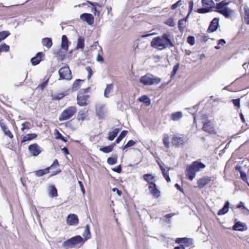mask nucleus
<instances>
[{
	"mask_svg": "<svg viewBox=\"0 0 249 249\" xmlns=\"http://www.w3.org/2000/svg\"><path fill=\"white\" fill-rule=\"evenodd\" d=\"M232 229L234 231H245L248 229V227L245 224L238 221L233 226Z\"/></svg>",
	"mask_w": 249,
	"mask_h": 249,
	"instance_id": "2eb2a0df",
	"label": "nucleus"
},
{
	"mask_svg": "<svg viewBox=\"0 0 249 249\" xmlns=\"http://www.w3.org/2000/svg\"><path fill=\"white\" fill-rule=\"evenodd\" d=\"M143 178L149 184V185H151L153 184H155V182L156 181L155 176H153L150 174H146L143 175Z\"/></svg>",
	"mask_w": 249,
	"mask_h": 249,
	"instance_id": "a211bd4d",
	"label": "nucleus"
},
{
	"mask_svg": "<svg viewBox=\"0 0 249 249\" xmlns=\"http://www.w3.org/2000/svg\"><path fill=\"white\" fill-rule=\"evenodd\" d=\"M68 39L66 35H63L62 36L61 46L62 49L67 51L69 48Z\"/></svg>",
	"mask_w": 249,
	"mask_h": 249,
	"instance_id": "5701e85b",
	"label": "nucleus"
},
{
	"mask_svg": "<svg viewBox=\"0 0 249 249\" xmlns=\"http://www.w3.org/2000/svg\"><path fill=\"white\" fill-rule=\"evenodd\" d=\"M84 242V239L81 236L77 235L64 241L62 244V247L66 249L72 248Z\"/></svg>",
	"mask_w": 249,
	"mask_h": 249,
	"instance_id": "20e7f679",
	"label": "nucleus"
},
{
	"mask_svg": "<svg viewBox=\"0 0 249 249\" xmlns=\"http://www.w3.org/2000/svg\"><path fill=\"white\" fill-rule=\"evenodd\" d=\"M28 149L33 156H37L41 152V148L37 143L30 145L28 147Z\"/></svg>",
	"mask_w": 249,
	"mask_h": 249,
	"instance_id": "9d476101",
	"label": "nucleus"
},
{
	"mask_svg": "<svg viewBox=\"0 0 249 249\" xmlns=\"http://www.w3.org/2000/svg\"><path fill=\"white\" fill-rule=\"evenodd\" d=\"M55 138L56 139H60L62 140L64 142H67V140L64 138V137L60 133V132L55 129V131L54 133Z\"/></svg>",
	"mask_w": 249,
	"mask_h": 249,
	"instance_id": "37998d69",
	"label": "nucleus"
},
{
	"mask_svg": "<svg viewBox=\"0 0 249 249\" xmlns=\"http://www.w3.org/2000/svg\"><path fill=\"white\" fill-rule=\"evenodd\" d=\"M205 167V165L200 161H194L191 164L187 165L186 175L189 180H192L196 177V172Z\"/></svg>",
	"mask_w": 249,
	"mask_h": 249,
	"instance_id": "f03ea898",
	"label": "nucleus"
},
{
	"mask_svg": "<svg viewBox=\"0 0 249 249\" xmlns=\"http://www.w3.org/2000/svg\"><path fill=\"white\" fill-rule=\"evenodd\" d=\"M184 242L183 243L186 247H190L193 244V240L191 238H185Z\"/></svg>",
	"mask_w": 249,
	"mask_h": 249,
	"instance_id": "3c124183",
	"label": "nucleus"
},
{
	"mask_svg": "<svg viewBox=\"0 0 249 249\" xmlns=\"http://www.w3.org/2000/svg\"><path fill=\"white\" fill-rule=\"evenodd\" d=\"M49 168H46L44 169L39 170L34 172L36 176L38 177H42L45 174L49 173Z\"/></svg>",
	"mask_w": 249,
	"mask_h": 249,
	"instance_id": "c756f323",
	"label": "nucleus"
},
{
	"mask_svg": "<svg viewBox=\"0 0 249 249\" xmlns=\"http://www.w3.org/2000/svg\"><path fill=\"white\" fill-rule=\"evenodd\" d=\"M163 142L165 147H169V136L166 134H165L163 135Z\"/></svg>",
	"mask_w": 249,
	"mask_h": 249,
	"instance_id": "de8ad7c7",
	"label": "nucleus"
},
{
	"mask_svg": "<svg viewBox=\"0 0 249 249\" xmlns=\"http://www.w3.org/2000/svg\"><path fill=\"white\" fill-rule=\"evenodd\" d=\"M0 126L3 132L6 136H8L10 138H12L13 137V135L11 132L8 129L6 124L2 121L0 122Z\"/></svg>",
	"mask_w": 249,
	"mask_h": 249,
	"instance_id": "aec40b11",
	"label": "nucleus"
},
{
	"mask_svg": "<svg viewBox=\"0 0 249 249\" xmlns=\"http://www.w3.org/2000/svg\"><path fill=\"white\" fill-rule=\"evenodd\" d=\"M86 69L89 73L88 78V79H89L90 78V76L92 73V71L89 67H87Z\"/></svg>",
	"mask_w": 249,
	"mask_h": 249,
	"instance_id": "338daca9",
	"label": "nucleus"
},
{
	"mask_svg": "<svg viewBox=\"0 0 249 249\" xmlns=\"http://www.w3.org/2000/svg\"><path fill=\"white\" fill-rule=\"evenodd\" d=\"M219 26V18H214L211 22L210 24L207 29V32L213 33L215 32L218 28Z\"/></svg>",
	"mask_w": 249,
	"mask_h": 249,
	"instance_id": "9b49d317",
	"label": "nucleus"
},
{
	"mask_svg": "<svg viewBox=\"0 0 249 249\" xmlns=\"http://www.w3.org/2000/svg\"><path fill=\"white\" fill-rule=\"evenodd\" d=\"M115 143H113L108 146H105L100 148V150L105 153H108L111 152L113 150V147L115 146Z\"/></svg>",
	"mask_w": 249,
	"mask_h": 249,
	"instance_id": "f704fd0d",
	"label": "nucleus"
},
{
	"mask_svg": "<svg viewBox=\"0 0 249 249\" xmlns=\"http://www.w3.org/2000/svg\"><path fill=\"white\" fill-rule=\"evenodd\" d=\"M84 38L83 37L80 36L78 37L77 39L76 49H81L83 50L84 48Z\"/></svg>",
	"mask_w": 249,
	"mask_h": 249,
	"instance_id": "72a5a7b5",
	"label": "nucleus"
},
{
	"mask_svg": "<svg viewBox=\"0 0 249 249\" xmlns=\"http://www.w3.org/2000/svg\"><path fill=\"white\" fill-rule=\"evenodd\" d=\"M231 102H232L233 104L235 107H240V99H232L231 100Z\"/></svg>",
	"mask_w": 249,
	"mask_h": 249,
	"instance_id": "680f3d73",
	"label": "nucleus"
},
{
	"mask_svg": "<svg viewBox=\"0 0 249 249\" xmlns=\"http://www.w3.org/2000/svg\"><path fill=\"white\" fill-rule=\"evenodd\" d=\"M65 95L63 93H58L57 94H54L52 95L53 99L54 100H60L64 97Z\"/></svg>",
	"mask_w": 249,
	"mask_h": 249,
	"instance_id": "603ef678",
	"label": "nucleus"
},
{
	"mask_svg": "<svg viewBox=\"0 0 249 249\" xmlns=\"http://www.w3.org/2000/svg\"><path fill=\"white\" fill-rule=\"evenodd\" d=\"M148 188L150 193L154 197L158 198L160 196V192L157 189L156 184L149 185Z\"/></svg>",
	"mask_w": 249,
	"mask_h": 249,
	"instance_id": "4468645a",
	"label": "nucleus"
},
{
	"mask_svg": "<svg viewBox=\"0 0 249 249\" xmlns=\"http://www.w3.org/2000/svg\"><path fill=\"white\" fill-rule=\"evenodd\" d=\"M78 184H79V186L80 187L81 190L82 192L83 195L85 194V190L84 187V185H83L82 182L81 181H78Z\"/></svg>",
	"mask_w": 249,
	"mask_h": 249,
	"instance_id": "69168bd1",
	"label": "nucleus"
},
{
	"mask_svg": "<svg viewBox=\"0 0 249 249\" xmlns=\"http://www.w3.org/2000/svg\"><path fill=\"white\" fill-rule=\"evenodd\" d=\"M186 27V23L182 19H180L178 21V28L180 32H183Z\"/></svg>",
	"mask_w": 249,
	"mask_h": 249,
	"instance_id": "4c0bfd02",
	"label": "nucleus"
},
{
	"mask_svg": "<svg viewBox=\"0 0 249 249\" xmlns=\"http://www.w3.org/2000/svg\"><path fill=\"white\" fill-rule=\"evenodd\" d=\"M211 180L212 178L211 177H206L200 178L197 181L198 186L200 188H203L205 185L208 184Z\"/></svg>",
	"mask_w": 249,
	"mask_h": 249,
	"instance_id": "f3484780",
	"label": "nucleus"
},
{
	"mask_svg": "<svg viewBox=\"0 0 249 249\" xmlns=\"http://www.w3.org/2000/svg\"><path fill=\"white\" fill-rule=\"evenodd\" d=\"M211 11V8L208 7V8H199L197 10V12L198 13H206L208 12H209Z\"/></svg>",
	"mask_w": 249,
	"mask_h": 249,
	"instance_id": "864d4df0",
	"label": "nucleus"
},
{
	"mask_svg": "<svg viewBox=\"0 0 249 249\" xmlns=\"http://www.w3.org/2000/svg\"><path fill=\"white\" fill-rule=\"evenodd\" d=\"M182 4V1L181 0H178L176 3L173 4L171 6V9L172 10H175L178 7L180 6Z\"/></svg>",
	"mask_w": 249,
	"mask_h": 249,
	"instance_id": "13d9d810",
	"label": "nucleus"
},
{
	"mask_svg": "<svg viewBox=\"0 0 249 249\" xmlns=\"http://www.w3.org/2000/svg\"><path fill=\"white\" fill-rule=\"evenodd\" d=\"M171 37V35L169 33H165L161 36L154 37L151 42V46L159 50L172 47L174 44Z\"/></svg>",
	"mask_w": 249,
	"mask_h": 249,
	"instance_id": "f257e3e1",
	"label": "nucleus"
},
{
	"mask_svg": "<svg viewBox=\"0 0 249 249\" xmlns=\"http://www.w3.org/2000/svg\"><path fill=\"white\" fill-rule=\"evenodd\" d=\"M229 4V2H225V0H223L221 2L216 4V8L217 10L227 7V5Z\"/></svg>",
	"mask_w": 249,
	"mask_h": 249,
	"instance_id": "c9c22d12",
	"label": "nucleus"
},
{
	"mask_svg": "<svg viewBox=\"0 0 249 249\" xmlns=\"http://www.w3.org/2000/svg\"><path fill=\"white\" fill-rule=\"evenodd\" d=\"M9 50V46L8 45L4 44L3 45L0 46V51L8 52Z\"/></svg>",
	"mask_w": 249,
	"mask_h": 249,
	"instance_id": "bf43d9fd",
	"label": "nucleus"
},
{
	"mask_svg": "<svg viewBox=\"0 0 249 249\" xmlns=\"http://www.w3.org/2000/svg\"><path fill=\"white\" fill-rule=\"evenodd\" d=\"M179 68V64L177 63L176 65H175L174 67L173 71H172L171 74V77H174L175 74H176L177 71H178Z\"/></svg>",
	"mask_w": 249,
	"mask_h": 249,
	"instance_id": "5fc2aeb1",
	"label": "nucleus"
},
{
	"mask_svg": "<svg viewBox=\"0 0 249 249\" xmlns=\"http://www.w3.org/2000/svg\"><path fill=\"white\" fill-rule=\"evenodd\" d=\"M217 12L223 15L226 18H229L232 14L233 11L228 7H226L218 10Z\"/></svg>",
	"mask_w": 249,
	"mask_h": 249,
	"instance_id": "dca6fc26",
	"label": "nucleus"
},
{
	"mask_svg": "<svg viewBox=\"0 0 249 249\" xmlns=\"http://www.w3.org/2000/svg\"><path fill=\"white\" fill-rule=\"evenodd\" d=\"M43 55L42 52L37 53L36 55L31 59V62L32 64L34 66L38 64L41 62V58Z\"/></svg>",
	"mask_w": 249,
	"mask_h": 249,
	"instance_id": "6ab92c4d",
	"label": "nucleus"
},
{
	"mask_svg": "<svg viewBox=\"0 0 249 249\" xmlns=\"http://www.w3.org/2000/svg\"><path fill=\"white\" fill-rule=\"evenodd\" d=\"M240 177H241L242 179L244 181L246 182L248 185H249V183L248 182V178L247 177L246 173L245 172H243V171H240Z\"/></svg>",
	"mask_w": 249,
	"mask_h": 249,
	"instance_id": "09e8293b",
	"label": "nucleus"
},
{
	"mask_svg": "<svg viewBox=\"0 0 249 249\" xmlns=\"http://www.w3.org/2000/svg\"><path fill=\"white\" fill-rule=\"evenodd\" d=\"M202 3L203 6H208L210 8L214 5V2L213 0H202Z\"/></svg>",
	"mask_w": 249,
	"mask_h": 249,
	"instance_id": "e433bc0d",
	"label": "nucleus"
},
{
	"mask_svg": "<svg viewBox=\"0 0 249 249\" xmlns=\"http://www.w3.org/2000/svg\"><path fill=\"white\" fill-rule=\"evenodd\" d=\"M165 23L170 27H174L176 25V23L174 22L173 18H169L167 19L165 22Z\"/></svg>",
	"mask_w": 249,
	"mask_h": 249,
	"instance_id": "8fccbe9b",
	"label": "nucleus"
},
{
	"mask_svg": "<svg viewBox=\"0 0 249 249\" xmlns=\"http://www.w3.org/2000/svg\"><path fill=\"white\" fill-rule=\"evenodd\" d=\"M42 44L47 49H50L53 45L52 40L51 38L46 37L42 39Z\"/></svg>",
	"mask_w": 249,
	"mask_h": 249,
	"instance_id": "bb28decb",
	"label": "nucleus"
},
{
	"mask_svg": "<svg viewBox=\"0 0 249 249\" xmlns=\"http://www.w3.org/2000/svg\"><path fill=\"white\" fill-rule=\"evenodd\" d=\"M140 81L144 85L150 86L158 84L161 81V78L151 74L147 73L142 76Z\"/></svg>",
	"mask_w": 249,
	"mask_h": 249,
	"instance_id": "7ed1b4c3",
	"label": "nucleus"
},
{
	"mask_svg": "<svg viewBox=\"0 0 249 249\" xmlns=\"http://www.w3.org/2000/svg\"><path fill=\"white\" fill-rule=\"evenodd\" d=\"M83 236L85 238L84 242L91 238V233L89 229V226L87 224L85 227V231L82 234Z\"/></svg>",
	"mask_w": 249,
	"mask_h": 249,
	"instance_id": "b1692460",
	"label": "nucleus"
},
{
	"mask_svg": "<svg viewBox=\"0 0 249 249\" xmlns=\"http://www.w3.org/2000/svg\"><path fill=\"white\" fill-rule=\"evenodd\" d=\"M168 170H162V174L163 176H164V178H165L166 180L169 182L171 181L170 178L169 176V170L171 169V168H167Z\"/></svg>",
	"mask_w": 249,
	"mask_h": 249,
	"instance_id": "79ce46f5",
	"label": "nucleus"
},
{
	"mask_svg": "<svg viewBox=\"0 0 249 249\" xmlns=\"http://www.w3.org/2000/svg\"><path fill=\"white\" fill-rule=\"evenodd\" d=\"M182 113L180 111L176 112L171 114V119L174 121H177L182 117Z\"/></svg>",
	"mask_w": 249,
	"mask_h": 249,
	"instance_id": "7c9ffc66",
	"label": "nucleus"
},
{
	"mask_svg": "<svg viewBox=\"0 0 249 249\" xmlns=\"http://www.w3.org/2000/svg\"><path fill=\"white\" fill-rule=\"evenodd\" d=\"M59 80L65 79L70 80L72 78L71 72L68 66L60 68L58 71Z\"/></svg>",
	"mask_w": 249,
	"mask_h": 249,
	"instance_id": "0eeeda50",
	"label": "nucleus"
},
{
	"mask_svg": "<svg viewBox=\"0 0 249 249\" xmlns=\"http://www.w3.org/2000/svg\"><path fill=\"white\" fill-rule=\"evenodd\" d=\"M113 85L112 84H107L104 91V96L106 98H108L110 96V93L113 90Z\"/></svg>",
	"mask_w": 249,
	"mask_h": 249,
	"instance_id": "cd10ccee",
	"label": "nucleus"
},
{
	"mask_svg": "<svg viewBox=\"0 0 249 249\" xmlns=\"http://www.w3.org/2000/svg\"><path fill=\"white\" fill-rule=\"evenodd\" d=\"M194 2L192 0H191L189 2V14H190L193 10Z\"/></svg>",
	"mask_w": 249,
	"mask_h": 249,
	"instance_id": "e2e57ef3",
	"label": "nucleus"
},
{
	"mask_svg": "<svg viewBox=\"0 0 249 249\" xmlns=\"http://www.w3.org/2000/svg\"><path fill=\"white\" fill-rule=\"evenodd\" d=\"M76 107L71 106L65 109L59 117L60 121H63L70 119L76 112Z\"/></svg>",
	"mask_w": 249,
	"mask_h": 249,
	"instance_id": "423d86ee",
	"label": "nucleus"
},
{
	"mask_svg": "<svg viewBox=\"0 0 249 249\" xmlns=\"http://www.w3.org/2000/svg\"><path fill=\"white\" fill-rule=\"evenodd\" d=\"M187 41L191 45H194L195 44V39L193 36H189L187 38Z\"/></svg>",
	"mask_w": 249,
	"mask_h": 249,
	"instance_id": "6e6d98bb",
	"label": "nucleus"
},
{
	"mask_svg": "<svg viewBox=\"0 0 249 249\" xmlns=\"http://www.w3.org/2000/svg\"><path fill=\"white\" fill-rule=\"evenodd\" d=\"M120 131L119 128H115L113 131L109 132L108 133L107 139L109 141H113L116 137Z\"/></svg>",
	"mask_w": 249,
	"mask_h": 249,
	"instance_id": "a878e982",
	"label": "nucleus"
},
{
	"mask_svg": "<svg viewBox=\"0 0 249 249\" xmlns=\"http://www.w3.org/2000/svg\"><path fill=\"white\" fill-rule=\"evenodd\" d=\"M127 133V131L124 130L122 131V132L120 133L115 141L116 143H119L122 141V140L125 137Z\"/></svg>",
	"mask_w": 249,
	"mask_h": 249,
	"instance_id": "ea45409f",
	"label": "nucleus"
},
{
	"mask_svg": "<svg viewBox=\"0 0 249 249\" xmlns=\"http://www.w3.org/2000/svg\"><path fill=\"white\" fill-rule=\"evenodd\" d=\"M184 142L182 138L179 137H174L172 139V143L174 145L177 146L183 144Z\"/></svg>",
	"mask_w": 249,
	"mask_h": 249,
	"instance_id": "393cba45",
	"label": "nucleus"
},
{
	"mask_svg": "<svg viewBox=\"0 0 249 249\" xmlns=\"http://www.w3.org/2000/svg\"><path fill=\"white\" fill-rule=\"evenodd\" d=\"M37 137V135L35 133L28 134L24 136L21 140L22 142H24L27 141H30L34 139H35Z\"/></svg>",
	"mask_w": 249,
	"mask_h": 249,
	"instance_id": "c85d7f7f",
	"label": "nucleus"
},
{
	"mask_svg": "<svg viewBox=\"0 0 249 249\" xmlns=\"http://www.w3.org/2000/svg\"><path fill=\"white\" fill-rule=\"evenodd\" d=\"M30 128V123L28 122H24L22 124L21 130L23 131L25 129H29Z\"/></svg>",
	"mask_w": 249,
	"mask_h": 249,
	"instance_id": "4d7b16f0",
	"label": "nucleus"
},
{
	"mask_svg": "<svg viewBox=\"0 0 249 249\" xmlns=\"http://www.w3.org/2000/svg\"><path fill=\"white\" fill-rule=\"evenodd\" d=\"M49 196L51 197H55L57 196V190L53 185H51L49 187Z\"/></svg>",
	"mask_w": 249,
	"mask_h": 249,
	"instance_id": "4be33fe9",
	"label": "nucleus"
},
{
	"mask_svg": "<svg viewBox=\"0 0 249 249\" xmlns=\"http://www.w3.org/2000/svg\"><path fill=\"white\" fill-rule=\"evenodd\" d=\"M83 81L81 79H77L75 80L72 87V90L73 91H76L80 88V83Z\"/></svg>",
	"mask_w": 249,
	"mask_h": 249,
	"instance_id": "58836bf2",
	"label": "nucleus"
},
{
	"mask_svg": "<svg viewBox=\"0 0 249 249\" xmlns=\"http://www.w3.org/2000/svg\"><path fill=\"white\" fill-rule=\"evenodd\" d=\"M202 129L205 132L213 133L214 131L213 127L211 125L210 121L205 122L203 124Z\"/></svg>",
	"mask_w": 249,
	"mask_h": 249,
	"instance_id": "412c9836",
	"label": "nucleus"
},
{
	"mask_svg": "<svg viewBox=\"0 0 249 249\" xmlns=\"http://www.w3.org/2000/svg\"><path fill=\"white\" fill-rule=\"evenodd\" d=\"M117 156H115L112 157H109L107 159V162L109 165H114L117 163Z\"/></svg>",
	"mask_w": 249,
	"mask_h": 249,
	"instance_id": "a19ab883",
	"label": "nucleus"
},
{
	"mask_svg": "<svg viewBox=\"0 0 249 249\" xmlns=\"http://www.w3.org/2000/svg\"><path fill=\"white\" fill-rule=\"evenodd\" d=\"M139 101L141 102H143L145 104L146 106H150L151 101L149 98L146 95H142L139 98Z\"/></svg>",
	"mask_w": 249,
	"mask_h": 249,
	"instance_id": "473e14b6",
	"label": "nucleus"
},
{
	"mask_svg": "<svg viewBox=\"0 0 249 249\" xmlns=\"http://www.w3.org/2000/svg\"><path fill=\"white\" fill-rule=\"evenodd\" d=\"M185 238H177L176 240V243L180 244V243H183L184 242Z\"/></svg>",
	"mask_w": 249,
	"mask_h": 249,
	"instance_id": "774afa93",
	"label": "nucleus"
},
{
	"mask_svg": "<svg viewBox=\"0 0 249 249\" xmlns=\"http://www.w3.org/2000/svg\"><path fill=\"white\" fill-rule=\"evenodd\" d=\"M66 222L68 225L76 226L78 223L79 219L76 214H70L67 217Z\"/></svg>",
	"mask_w": 249,
	"mask_h": 249,
	"instance_id": "1a4fd4ad",
	"label": "nucleus"
},
{
	"mask_svg": "<svg viewBox=\"0 0 249 249\" xmlns=\"http://www.w3.org/2000/svg\"><path fill=\"white\" fill-rule=\"evenodd\" d=\"M96 114L99 119H102L105 117L106 111L105 106L101 104H97L95 106Z\"/></svg>",
	"mask_w": 249,
	"mask_h": 249,
	"instance_id": "6e6552de",
	"label": "nucleus"
},
{
	"mask_svg": "<svg viewBox=\"0 0 249 249\" xmlns=\"http://www.w3.org/2000/svg\"><path fill=\"white\" fill-rule=\"evenodd\" d=\"M9 35L10 33L8 31L0 32V42L6 38Z\"/></svg>",
	"mask_w": 249,
	"mask_h": 249,
	"instance_id": "a18cd8bd",
	"label": "nucleus"
},
{
	"mask_svg": "<svg viewBox=\"0 0 249 249\" xmlns=\"http://www.w3.org/2000/svg\"><path fill=\"white\" fill-rule=\"evenodd\" d=\"M59 165L58 164V161L57 160H55L53 164L49 167H48V168H49V170L50 169H52L53 168H54L55 167L58 166Z\"/></svg>",
	"mask_w": 249,
	"mask_h": 249,
	"instance_id": "0e129e2a",
	"label": "nucleus"
},
{
	"mask_svg": "<svg viewBox=\"0 0 249 249\" xmlns=\"http://www.w3.org/2000/svg\"><path fill=\"white\" fill-rule=\"evenodd\" d=\"M85 113L86 112L83 110L79 111L77 116V119L79 121H84L86 118Z\"/></svg>",
	"mask_w": 249,
	"mask_h": 249,
	"instance_id": "c03bdc74",
	"label": "nucleus"
},
{
	"mask_svg": "<svg viewBox=\"0 0 249 249\" xmlns=\"http://www.w3.org/2000/svg\"><path fill=\"white\" fill-rule=\"evenodd\" d=\"M241 13L243 17L244 22L249 24V8L248 5H244L243 8L241 7Z\"/></svg>",
	"mask_w": 249,
	"mask_h": 249,
	"instance_id": "ddd939ff",
	"label": "nucleus"
},
{
	"mask_svg": "<svg viewBox=\"0 0 249 249\" xmlns=\"http://www.w3.org/2000/svg\"><path fill=\"white\" fill-rule=\"evenodd\" d=\"M89 88L83 89L80 90L77 96V104L83 107L87 105V100L89 96L86 93L89 92Z\"/></svg>",
	"mask_w": 249,
	"mask_h": 249,
	"instance_id": "39448f33",
	"label": "nucleus"
},
{
	"mask_svg": "<svg viewBox=\"0 0 249 249\" xmlns=\"http://www.w3.org/2000/svg\"><path fill=\"white\" fill-rule=\"evenodd\" d=\"M229 202L228 201H226L223 208L218 211L217 214L219 215H221L226 213L229 211Z\"/></svg>",
	"mask_w": 249,
	"mask_h": 249,
	"instance_id": "2f4dec72",
	"label": "nucleus"
},
{
	"mask_svg": "<svg viewBox=\"0 0 249 249\" xmlns=\"http://www.w3.org/2000/svg\"><path fill=\"white\" fill-rule=\"evenodd\" d=\"M136 142L133 140L129 141L127 143L122 147L123 150H124L126 148L131 147L135 144Z\"/></svg>",
	"mask_w": 249,
	"mask_h": 249,
	"instance_id": "49530a36",
	"label": "nucleus"
},
{
	"mask_svg": "<svg viewBox=\"0 0 249 249\" xmlns=\"http://www.w3.org/2000/svg\"><path fill=\"white\" fill-rule=\"evenodd\" d=\"M80 19L86 21L89 25H92L94 23V17L91 14L84 13L80 16Z\"/></svg>",
	"mask_w": 249,
	"mask_h": 249,
	"instance_id": "f8f14e48",
	"label": "nucleus"
},
{
	"mask_svg": "<svg viewBox=\"0 0 249 249\" xmlns=\"http://www.w3.org/2000/svg\"><path fill=\"white\" fill-rule=\"evenodd\" d=\"M226 41L224 39H221L218 41V46H216L215 47V48L216 49H220V45L223 46L224 44H225Z\"/></svg>",
	"mask_w": 249,
	"mask_h": 249,
	"instance_id": "052dcab7",
	"label": "nucleus"
}]
</instances>
